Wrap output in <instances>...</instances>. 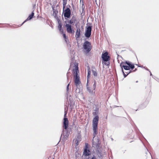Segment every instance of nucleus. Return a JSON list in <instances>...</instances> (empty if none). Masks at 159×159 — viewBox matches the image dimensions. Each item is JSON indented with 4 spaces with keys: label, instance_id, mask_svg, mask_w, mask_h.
Instances as JSON below:
<instances>
[{
    "label": "nucleus",
    "instance_id": "3",
    "mask_svg": "<svg viewBox=\"0 0 159 159\" xmlns=\"http://www.w3.org/2000/svg\"><path fill=\"white\" fill-rule=\"evenodd\" d=\"M83 47L84 49L87 52H89L91 49L90 43L88 41L85 42L84 43Z\"/></svg>",
    "mask_w": 159,
    "mask_h": 159
},
{
    "label": "nucleus",
    "instance_id": "10",
    "mask_svg": "<svg viewBox=\"0 0 159 159\" xmlns=\"http://www.w3.org/2000/svg\"><path fill=\"white\" fill-rule=\"evenodd\" d=\"M77 29L76 32L75 37L77 39L80 38L81 35L80 29L79 27H76Z\"/></svg>",
    "mask_w": 159,
    "mask_h": 159
},
{
    "label": "nucleus",
    "instance_id": "24",
    "mask_svg": "<svg viewBox=\"0 0 159 159\" xmlns=\"http://www.w3.org/2000/svg\"><path fill=\"white\" fill-rule=\"evenodd\" d=\"M91 159H96L95 157H93Z\"/></svg>",
    "mask_w": 159,
    "mask_h": 159
},
{
    "label": "nucleus",
    "instance_id": "7",
    "mask_svg": "<svg viewBox=\"0 0 159 159\" xmlns=\"http://www.w3.org/2000/svg\"><path fill=\"white\" fill-rule=\"evenodd\" d=\"M102 58L105 61H107L109 60V57L108 56L107 52H103L102 54Z\"/></svg>",
    "mask_w": 159,
    "mask_h": 159
},
{
    "label": "nucleus",
    "instance_id": "9",
    "mask_svg": "<svg viewBox=\"0 0 159 159\" xmlns=\"http://www.w3.org/2000/svg\"><path fill=\"white\" fill-rule=\"evenodd\" d=\"M65 26L66 27V30L67 32L69 33H72L73 30L71 25L69 24H66Z\"/></svg>",
    "mask_w": 159,
    "mask_h": 159
},
{
    "label": "nucleus",
    "instance_id": "23",
    "mask_svg": "<svg viewBox=\"0 0 159 159\" xmlns=\"http://www.w3.org/2000/svg\"><path fill=\"white\" fill-rule=\"evenodd\" d=\"M69 84L67 85V88H66V91H67V93H68V91H69Z\"/></svg>",
    "mask_w": 159,
    "mask_h": 159
},
{
    "label": "nucleus",
    "instance_id": "6",
    "mask_svg": "<svg viewBox=\"0 0 159 159\" xmlns=\"http://www.w3.org/2000/svg\"><path fill=\"white\" fill-rule=\"evenodd\" d=\"M120 66L122 68V71L123 74H124V77H126V75H128V74L129 73V72H126V73H127V75H126L123 71V67L124 68L125 70H129V66H125L124 65H123L122 63H121L120 64Z\"/></svg>",
    "mask_w": 159,
    "mask_h": 159
},
{
    "label": "nucleus",
    "instance_id": "4",
    "mask_svg": "<svg viewBox=\"0 0 159 159\" xmlns=\"http://www.w3.org/2000/svg\"><path fill=\"white\" fill-rule=\"evenodd\" d=\"M91 30L92 28L91 26H89L87 28L85 33V35L86 37L89 38L90 37L91 34Z\"/></svg>",
    "mask_w": 159,
    "mask_h": 159
},
{
    "label": "nucleus",
    "instance_id": "5",
    "mask_svg": "<svg viewBox=\"0 0 159 159\" xmlns=\"http://www.w3.org/2000/svg\"><path fill=\"white\" fill-rule=\"evenodd\" d=\"M96 82L95 80L93 81V88H91L88 86V84H87V89L88 91L90 93H93V90H94L96 88Z\"/></svg>",
    "mask_w": 159,
    "mask_h": 159
},
{
    "label": "nucleus",
    "instance_id": "14",
    "mask_svg": "<svg viewBox=\"0 0 159 159\" xmlns=\"http://www.w3.org/2000/svg\"><path fill=\"white\" fill-rule=\"evenodd\" d=\"M62 25L60 23L58 22V28L59 29V31L61 33H63V30L62 29Z\"/></svg>",
    "mask_w": 159,
    "mask_h": 159
},
{
    "label": "nucleus",
    "instance_id": "21",
    "mask_svg": "<svg viewBox=\"0 0 159 159\" xmlns=\"http://www.w3.org/2000/svg\"><path fill=\"white\" fill-rule=\"evenodd\" d=\"M63 37L64 38V39L65 40L66 42H67L66 38V34H65L63 33Z\"/></svg>",
    "mask_w": 159,
    "mask_h": 159
},
{
    "label": "nucleus",
    "instance_id": "26",
    "mask_svg": "<svg viewBox=\"0 0 159 159\" xmlns=\"http://www.w3.org/2000/svg\"><path fill=\"white\" fill-rule=\"evenodd\" d=\"M66 115V114H65V116Z\"/></svg>",
    "mask_w": 159,
    "mask_h": 159
},
{
    "label": "nucleus",
    "instance_id": "16",
    "mask_svg": "<svg viewBox=\"0 0 159 159\" xmlns=\"http://www.w3.org/2000/svg\"><path fill=\"white\" fill-rule=\"evenodd\" d=\"M63 136H64V139H66L68 136V134L66 132L64 131L63 134Z\"/></svg>",
    "mask_w": 159,
    "mask_h": 159
},
{
    "label": "nucleus",
    "instance_id": "12",
    "mask_svg": "<svg viewBox=\"0 0 159 159\" xmlns=\"http://www.w3.org/2000/svg\"><path fill=\"white\" fill-rule=\"evenodd\" d=\"M90 154V152L89 149L86 148L84 149V155L85 156H89Z\"/></svg>",
    "mask_w": 159,
    "mask_h": 159
},
{
    "label": "nucleus",
    "instance_id": "11",
    "mask_svg": "<svg viewBox=\"0 0 159 159\" xmlns=\"http://www.w3.org/2000/svg\"><path fill=\"white\" fill-rule=\"evenodd\" d=\"M68 120L67 118H64V122H63V127L65 129H66L68 127Z\"/></svg>",
    "mask_w": 159,
    "mask_h": 159
},
{
    "label": "nucleus",
    "instance_id": "1",
    "mask_svg": "<svg viewBox=\"0 0 159 159\" xmlns=\"http://www.w3.org/2000/svg\"><path fill=\"white\" fill-rule=\"evenodd\" d=\"M99 117L97 116L93 118V131L94 137L93 138V144L94 145H98L99 143V139L98 137H96V135L97 134L98 125Z\"/></svg>",
    "mask_w": 159,
    "mask_h": 159
},
{
    "label": "nucleus",
    "instance_id": "2",
    "mask_svg": "<svg viewBox=\"0 0 159 159\" xmlns=\"http://www.w3.org/2000/svg\"><path fill=\"white\" fill-rule=\"evenodd\" d=\"M73 72L75 78V83L77 88L80 87L81 85V82L80 80V77L78 75L77 73L79 72L78 64L75 63L74 68L73 69Z\"/></svg>",
    "mask_w": 159,
    "mask_h": 159
},
{
    "label": "nucleus",
    "instance_id": "8",
    "mask_svg": "<svg viewBox=\"0 0 159 159\" xmlns=\"http://www.w3.org/2000/svg\"><path fill=\"white\" fill-rule=\"evenodd\" d=\"M70 15V11L69 8H67L64 11V16L65 17L69 18Z\"/></svg>",
    "mask_w": 159,
    "mask_h": 159
},
{
    "label": "nucleus",
    "instance_id": "22",
    "mask_svg": "<svg viewBox=\"0 0 159 159\" xmlns=\"http://www.w3.org/2000/svg\"><path fill=\"white\" fill-rule=\"evenodd\" d=\"M90 74H91L90 71H89L88 72V75H87L88 78L90 77Z\"/></svg>",
    "mask_w": 159,
    "mask_h": 159
},
{
    "label": "nucleus",
    "instance_id": "25",
    "mask_svg": "<svg viewBox=\"0 0 159 159\" xmlns=\"http://www.w3.org/2000/svg\"><path fill=\"white\" fill-rule=\"evenodd\" d=\"M150 75H152V74H151H151H150Z\"/></svg>",
    "mask_w": 159,
    "mask_h": 159
},
{
    "label": "nucleus",
    "instance_id": "13",
    "mask_svg": "<svg viewBox=\"0 0 159 159\" xmlns=\"http://www.w3.org/2000/svg\"><path fill=\"white\" fill-rule=\"evenodd\" d=\"M34 13L33 12H32L31 15H30L28 18L25 20L22 24V25L27 20H31L33 17L34 16Z\"/></svg>",
    "mask_w": 159,
    "mask_h": 159
},
{
    "label": "nucleus",
    "instance_id": "20",
    "mask_svg": "<svg viewBox=\"0 0 159 159\" xmlns=\"http://www.w3.org/2000/svg\"><path fill=\"white\" fill-rule=\"evenodd\" d=\"M74 143H75L76 144V146H77L79 144V142L78 140L76 139L75 141H74Z\"/></svg>",
    "mask_w": 159,
    "mask_h": 159
},
{
    "label": "nucleus",
    "instance_id": "17",
    "mask_svg": "<svg viewBox=\"0 0 159 159\" xmlns=\"http://www.w3.org/2000/svg\"><path fill=\"white\" fill-rule=\"evenodd\" d=\"M63 0V9H64L65 6H66L67 3V0Z\"/></svg>",
    "mask_w": 159,
    "mask_h": 159
},
{
    "label": "nucleus",
    "instance_id": "19",
    "mask_svg": "<svg viewBox=\"0 0 159 159\" xmlns=\"http://www.w3.org/2000/svg\"><path fill=\"white\" fill-rule=\"evenodd\" d=\"M92 73H93V75L94 76H97V72L95 71L94 70H92Z\"/></svg>",
    "mask_w": 159,
    "mask_h": 159
},
{
    "label": "nucleus",
    "instance_id": "15",
    "mask_svg": "<svg viewBox=\"0 0 159 159\" xmlns=\"http://www.w3.org/2000/svg\"><path fill=\"white\" fill-rule=\"evenodd\" d=\"M126 63L129 66V69H130V68H131L132 69L134 68V66L133 64L127 62H126Z\"/></svg>",
    "mask_w": 159,
    "mask_h": 159
},
{
    "label": "nucleus",
    "instance_id": "18",
    "mask_svg": "<svg viewBox=\"0 0 159 159\" xmlns=\"http://www.w3.org/2000/svg\"><path fill=\"white\" fill-rule=\"evenodd\" d=\"M80 91H81V89H80V87L77 88L76 89V90H75L76 92L77 93H80Z\"/></svg>",
    "mask_w": 159,
    "mask_h": 159
}]
</instances>
